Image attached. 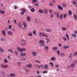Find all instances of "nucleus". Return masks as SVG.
Wrapping results in <instances>:
<instances>
[{
  "label": "nucleus",
  "mask_w": 77,
  "mask_h": 77,
  "mask_svg": "<svg viewBox=\"0 0 77 77\" xmlns=\"http://www.w3.org/2000/svg\"><path fill=\"white\" fill-rule=\"evenodd\" d=\"M17 50H18L20 52H23V51H26V48H23L22 49H21L19 47L17 48Z\"/></svg>",
  "instance_id": "1"
},
{
  "label": "nucleus",
  "mask_w": 77,
  "mask_h": 77,
  "mask_svg": "<svg viewBox=\"0 0 77 77\" xmlns=\"http://www.w3.org/2000/svg\"><path fill=\"white\" fill-rule=\"evenodd\" d=\"M44 41L42 40H41L39 41V44H40V46H41L45 47V44H44Z\"/></svg>",
  "instance_id": "2"
},
{
  "label": "nucleus",
  "mask_w": 77,
  "mask_h": 77,
  "mask_svg": "<svg viewBox=\"0 0 77 77\" xmlns=\"http://www.w3.org/2000/svg\"><path fill=\"white\" fill-rule=\"evenodd\" d=\"M40 36H44L46 38H48V35H45V33L44 32H40L39 34Z\"/></svg>",
  "instance_id": "3"
},
{
  "label": "nucleus",
  "mask_w": 77,
  "mask_h": 77,
  "mask_svg": "<svg viewBox=\"0 0 77 77\" xmlns=\"http://www.w3.org/2000/svg\"><path fill=\"white\" fill-rule=\"evenodd\" d=\"M21 11H21L20 13V14H21V15H24V13L26 12V9L23 8H21Z\"/></svg>",
  "instance_id": "4"
},
{
  "label": "nucleus",
  "mask_w": 77,
  "mask_h": 77,
  "mask_svg": "<svg viewBox=\"0 0 77 77\" xmlns=\"http://www.w3.org/2000/svg\"><path fill=\"white\" fill-rule=\"evenodd\" d=\"M1 67L2 68H6L8 67V65H6L5 66H4V65L3 64H1Z\"/></svg>",
  "instance_id": "5"
},
{
  "label": "nucleus",
  "mask_w": 77,
  "mask_h": 77,
  "mask_svg": "<svg viewBox=\"0 0 77 77\" xmlns=\"http://www.w3.org/2000/svg\"><path fill=\"white\" fill-rule=\"evenodd\" d=\"M32 55L34 57H35L37 55V52L36 51H32Z\"/></svg>",
  "instance_id": "6"
},
{
  "label": "nucleus",
  "mask_w": 77,
  "mask_h": 77,
  "mask_svg": "<svg viewBox=\"0 0 77 77\" xmlns=\"http://www.w3.org/2000/svg\"><path fill=\"white\" fill-rule=\"evenodd\" d=\"M7 34L8 35H10V36H12L13 35V33L11 31H8Z\"/></svg>",
  "instance_id": "7"
},
{
  "label": "nucleus",
  "mask_w": 77,
  "mask_h": 77,
  "mask_svg": "<svg viewBox=\"0 0 77 77\" xmlns=\"http://www.w3.org/2000/svg\"><path fill=\"white\" fill-rule=\"evenodd\" d=\"M26 55V54L24 53H22L20 54V57H24Z\"/></svg>",
  "instance_id": "8"
},
{
  "label": "nucleus",
  "mask_w": 77,
  "mask_h": 77,
  "mask_svg": "<svg viewBox=\"0 0 77 77\" xmlns=\"http://www.w3.org/2000/svg\"><path fill=\"white\" fill-rule=\"evenodd\" d=\"M58 8L60 11H62L63 10V7H62L60 6V5L57 6Z\"/></svg>",
  "instance_id": "9"
},
{
  "label": "nucleus",
  "mask_w": 77,
  "mask_h": 77,
  "mask_svg": "<svg viewBox=\"0 0 77 77\" xmlns=\"http://www.w3.org/2000/svg\"><path fill=\"white\" fill-rule=\"evenodd\" d=\"M17 26L20 29H21L22 28V25L21 23H18Z\"/></svg>",
  "instance_id": "10"
},
{
  "label": "nucleus",
  "mask_w": 77,
  "mask_h": 77,
  "mask_svg": "<svg viewBox=\"0 0 77 77\" xmlns=\"http://www.w3.org/2000/svg\"><path fill=\"white\" fill-rule=\"evenodd\" d=\"M26 66L28 68H32V64L29 63L26 65Z\"/></svg>",
  "instance_id": "11"
},
{
  "label": "nucleus",
  "mask_w": 77,
  "mask_h": 77,
  "mask_svg": "<svg viewBox=\"0 0 77 77\" xmlns=\"http://www.w3.org/2000/svg\"><path fill=\"white\" fill-rule=\"evenodd\" d=\"M70 67L72 68H74V67H75V64L74 63H72L70 65Z\"/></svg>",
  "instance_id": "12"
},
{
  "label": "nucleus",
  "mask_w": 77,
  "mask_h": 77,
  "mask_svg": "<svg viewBox=\"0 0 77 77\" xmlns=\"http://www.w3.org/2000/svg\"><path fill=\"white\" fill-rule=\"evenodd\" d=\"M48 69V66L47 64H45V69Z\"/></svg>",
  "instance_id": "13"
},
{
  "label": "nucleus",
  "mask_w": 77,
  "mask_h": 77,
  "mask_svg": "<svg viewBox=\"0 0 77 77\" xmlns=\"http://www.w3.org/2000/svg\"><path fill=\"white\" fill-rule=\"evenodd\" d=\"M62 30L65 31L66 30H67V29H66V28L63 27L61 28Z\"/></svg>",
  "instance_id": "14"
},
{
  "label": "nucleus",
  "mask_w": 77,
  "mask_h": 77,
  "mask_svg": "<svg viewBox=\"0 0 77 77\" xmlns=\"http://www.w3.org/2000/svg\"><path fill=\"white\" fill-rule=\"evenodd\" d=\"M69 46H65L63 47V49H66L67 48H69Z\"/></svg>",
  "instance_id": "15"
},
{
  "label": "nucleus",
  "mask_w": 77,
  "mask_h": 77,
  "mask_svg": "<svg viewBox=\"0 0 77 77\" xmlns=\"http://www.w3.org/2000/svg\"><path fill=\"white\" fill-rule=\"evenodd\" d=\"M2 33L5 36H6V33H5V31L3 30L2 32Z\"/></svg>",
  "instance_id": "16"
},
{
  "label": "nucleus",
  "mask_w": 77,
  "mask_h": 77,
  "mask_svg": "<svg viewBox=\"0 0 77 77\" xmlns=\"http://www.w3.org/2000/svg\"><path fill=\"white\" fill-rule=\"evenodd\" d=\"M23 25L25 28H26V27H27V25H26V23L23 22Z\"/></svg>",
  "instance_id": "17"
},
{
  "label": "nucleus",
  "mask_w": 77,
  "mask_h": 77,
  "mask_svg": "<svg viewBox=\"0 0 77 77\" xmlns=\"http://www.w3.org/2000/svg\"><path fill=\"white\" fill-rule=\"evenodd\" d=\"M20 42L21 43H23V42H24V43H26V41L23 39H22L20 41Z\"/></svg>",
  "instance_id": "18"
},
{
  "label": "nucleus",
  "mask_w": 77,
  "mask_h": 77,
  "mask_svg": "<svg viewBox=\"0 0 77 77\" xmlns=\"http://www.w3.org/2000/svg\"><path fill=\"white\" fill-rule=\"evenodd\" d=\"M44 12L45 14H47V13H48V12L47 11V9H45L44 10Z\"/></svg>",
  "instance_id": "19"
},
{
  "label": "nucleus",
  "mask_w": 77,
  "mask_h": 77,
  "mask_svg": "<svg viewBox=\"0 0 77 77\" xmlns=\"http://www.w3.org/2000/svg\"><path fill=\"white\" fill-rule=\"evenodd\" d=\"M55 59V57H53L51 58V61H54Z\"/></svg>",
  "instance_id": "20"
},
{
  "label": "nucleus",
  "mask_w": 77,
  "mask_h": 77,
  "mask_svg": "<svg viewBox=\"0 0 77 77\" xmlns=\"http://www.w3.org/2000/svg\"><path fill=\"white\" fill-rule=\"evenodd\" d=\"M58 49V48L57 47H53V50H56Z\"/></svg>",
  "instance_id": "21"
},
{
  "label": "nucleus",
  "mask_w": 77,
  "mask_h": 77,
  "mask_svg": "<svg viewBox=\"0 0 77 77\" xmlns=\"http://www.w3.org/2000/svg\"><path fill=\"white\" fill-rule=\"evenodd\" d=\"M15 74L14 73H11L10 74V76L11 77H15Z\"/></svg>",
  "instance_id": "22"
},
{
  "label": "nucleus",
  "mask_w": 77,
  "mask_h": 77,
  "mask_svg": "<svg viewBox=\"0 0 77 77\" xmlns=\"http://www.w3.org/2000/svg\"><path fill=\"white\" fill-rule=\"evenodd\" d=\"M71 35L73 37V38H76L77 37V35L75 34H72Z\"/></svg>",
  "instance_id": "23"
},
{
  "label": "nucleus",
  "mask_w": 77,
  "mask_h": 77,
  "mask_svg": "<svg viewBox=\"0 0 77 77\" xmlns=\"http://www.w3.org/2000/svg\"><path fill=\"white\" fill-rule=\"evenodd\" d=\"M50 65H51V67H54V64L53 63H49Z\"/></svg>",
  "instance_id": "24"
},
{
  "label": "nucleus",
  "mask_w": 77,
  "mask_h": 77,
  "mask_svg": "<svg viewBox=\"0 0 77 77\" xmlns=\"http://www.w3.org/2000/svg\"><path fill=\"white\" fill-rule=\"evenodd\" d=\"M27 20L28 21H30V17L29 16H28L27 17Z\"/></svg>",
  "instance_id": "25"
},
{
  "label": "nucleus",
  "mask_w": 77,
  "mask_h": 77,
  "mask_svg": "<svg viewBox=\"0 0 77 77\" xmlns=\"http://www.w3.org/2000/svg\"><path fill=\"white\" fill-rule=\"evenodd\" d=\"M66 36L67 38V40H69V35L67 34H66Z\"/></svg>",
  "instance_id": "26"
},
{
  "label": "nucleus",
  "mask_w": 77,
  "mask_h": 77,
  "mask_svg": "<svg viewBox=\"0 0 77 77\" xmlns=\"http://www.w3.org/2000/svg\"><path fill=\"white\" fill-rule=\"evenodd\" d=\"M46 32H51L52 31L51 29H46Z\"/></svg>",
  "instance_id": "27"
},
{
  "label": "nucleus",
  "mask_w": 77,
  "mask_h": 77,
  "mask_svg": "<svg viewBox=\"0 0 77 77\" xmlns=\"http://www.w3.org/2000/svg\"><path fill=\"white\" fill-rule=\"evenodd\" d=\"M4 50L2 49L1 48H0V52H2V53H3V51H4Z\"/></svg>",
  "instance_id": "28"
},
{
  "label": "nucleus",
  "mask_w": 77,
  "mask_h": 77,
  "mask_svg": "<svg viewBox=\"0 0 77 77\" xmlns=\"http://www.w3.org/2000/svg\"><path fill=\"white\" fill-rule=\"evenodd\" d=\"M63 15L61 14L60 16V19H62L63 18Z\"/></svg>",
  "instance_id": "29"
},
{
  "label": "nucleus",
  "mask_w": 77,
  "mask_h": 77,
  "mask_svg": "<svg viewBox=\"0 0 77 77\" xmlns=\"http://www.w3.org/2000/svg\"><path fill=\"white\" fill-rule=\"evenodd\" d=\"M36 31L35 30H34L32 31V33H33V34H34V35H36Z\"/></svg>",
  "instance_id": "30"
},
{
  "label": "nucleus",
  "mask_w": 77,
  "mask_h": 77,
  "mask_svg": "<svg viewBox=\"0 0 77 77\" xmlns=\"http://www.w3.org/2000/svg\"><path fill=\"white\" fill-rule=\"evenodd\" d=\"M44 49L47 50L49 49V47L48 46H46L44 47Z\"/></svg>",
  "instance_id": "31"
},
{
  "label": "nucleus",
  "mask_w": 77,
  "mask_h": 77,
  "mask_svg": "<svg viewBox=\"0 0 77 77\" xmlns=\"http://www.w3.org/2000/svg\"><path fill=\"white\" fill-rule=\"evenodd\" d=\"M55 15H57V18H59V13L55 12Z\"/></svg>",
  "instance_id": "32"
},
{
  "label": "nucleus",
  "mask_w": 77,
  "mask_h": 77,
  "mask_svg": "<svg viewBox=\"0 0 77 77\" xmlns=\"http://www.w3.org/2000/svg\"><path fill=\"white\" fill-rule=\"evenodd\" d=\"M72 3L73 5H76V3H77L76 2H75L74 1H73L72 2Z\"/></svg>",
  "instance_id": "33"
},
{
  "label": "nucleus",
  "mask_w": 77,
  "mask_h": 77,
  "mask_svg": "<svg viewBox=\"0 0 77 77\" xmlns=\"http://www.w3.org/2000/svg\"><path fill=\"white\" fill-rule=\"evenodd\" d=\"M5 11L3 10L1 11L0 13L1 14H5Z\"/></svg>",
  "instance_id": "34"
},
{
  "label": "nucleus",
  "mask_w": 77,
  "mask_h": 77,
  "mask_svg": "<svg viewBox=\"0 0 77 77\" xmlns=\"http://www.w3.org/2000/svg\"><path fill=\"white\" fill-rule=\"evenodd\" d=\"M57 53L58 55H60V51H59V50H57Z\"/></svg>",
  "instance_id": "35"
},
{
  "label": "nucleus",
  "mask_w": 77,
  "mask_h": 77,
  "mask_svg": "<svg viewBox=\"0 0 77 77\" xmlns=\"http://www.w3.org/2000/svg\"><path fill=\"white\" fill-rule=\"evenodd\" d=\"M28 35L29 36H33V34H32V33H30L28 34Z\"/></svg>",
  "instance_id": "36"
},
{
  "label": "nucleus",
  "mask_w": 77,
  "mask_h": 77,
  "mask_svg": "<svg viewBox=\"0 0 77 77\" xmlns=\"http://www.w3.org/2000/svg\"><path fill=\"white\" fill-rule=\"evenodd\" d=\"M35 61V62H37V63H41V62H40V61H39V60H36Z\"/></svg>",
  "instance_id": "37"
},
{
  "label": "nucleus",
  "mask_w": 77,
  "mask_h": 77,
  "mask_svg": "<svg viewBox=\"0 0 77 77\" xmlns=\"http://www.w3.org/2000/svg\"><path fill=\"white\" fill-rule=\"evenodd\" d=\"M38 12L39 13H41V14L43 13V11L42 10H39Z\"/></svg>",
  "instance_id": "38"
},
{
  "label": "nucleus",
  "mask_w": 77,
  "mask_h": 77,
  "mask_svg": "<svg viewBox=\"0 0 77 77\" xmlns=\"http://www.w3.org/2000/svg\"><path fill=\"white\" fill-rule=\"evenodd\" d=\"M62 6H63V7L64 8H66V7L67 6L66 5V4H63Z\"/></svg>",
  "instance_id": "39"
},
{
  "label": "nucleus",
  "mask_w": 77,
  "mask_h": 77,
  "mask_svg": "<svg viewBox=\"0 0 77 77\" xmlns=\"http://www.w3.org/2000/svg\"><path fill=\"white\" fill-rule=\"evenodd\" d=\"M1 41L4 42L5 41V39L3 38H1Z\"/></svg>",
  "instance_id": "40"
},
{
  "label": "nucleus",
  "mask_w": 77,
  "mask_h": 77,
  "mask_svg": "<svg viewBox=\"0 0 77 77\" xmlns=\"http://www.w3.org/2000/svg\"><path fill=\"white\" fill-rule=\"evenodd\" d=\"M68 13L69 15H72V12L71 11H69Z\"/></svg>",
  "instance_id": "41"
},
{
  "label": "nucleus",
  "mask_w": 77,
  "mask_h": 77,
  "mask_svg": "<svg viewBox=\"0 0 77 77\" xmlns=\"http://www.w3.org/2000/svg\"><path fill=\"white\" fill-rule=\"evenodd\" d=\"M9 51H10L11 52V53H13V51H12V49H8Z\"/></svg>",
  "instance_id": "42"
},
{
  "label": "nucleus",
  "mask_w": 77,
  "mask_h": 77,
  "mask_svg": "<svg viewBox=\"0 0 77 77\" xmlns=\"http://www.w3.org/2000/svg\"><path fill=\"white\" fill-rule=\"evenodd\" d=\"M69 58H72V56L71 54H69Z\"/></svg>",
  "instance_id": "43"
},
{
  "label": "nucleus",
  "mask_w": 77,
  "mask_h": 77,
  "mask_svg": "<svg viewBox=\"0 0 77 77\" xmlns=\"http://www.w3.org/2000/svg\"><path fill=\"white\" fill-rule=\"evenodd\" d=\"M63 39L64 40V41H67V39H66V38L65 37H63Z\"/></svg>",
  "instance_id": "44"
},
{
  "label": "nucleus",
  "mask_w": 77,
  "mask_h": 77,
  "mask_svg": "<svg viewBox=\"0 0 77 77\" xmlns=\"http://www.w3.org/2000/svg\"><path fill=\"white\" fill-rule=\"evenodd\" d=\"M46 41L47 44H48V42L50 41V40L48 38H47L46 39Z\"/></svg>",
  "instance_id": "45"
},
{
  "label": "nucleus",
  "mask_w": 77,
  "mask_h": 77,
  "mask_svg": "<svg viewBox=\"0 0 77 77\" xmlns=\"http://www.w3.org/2000/svg\"><path fill=\"white\" fill-rule=\"evenodd\" d=\"M60 55L61 56H64V55H65V53H64L62 52L61 53Z\"/></svg>",
  "instance_id": "46"
},
{
  "label": "nucleus",
  "mask_w": 77,
  "mask_h": 77,
  "mask_svg": "<svg viewBox=\"0 0 77 77\" xmlns=\"http://www.w3.org/2000/svg\"><path fill=\"white\" fill-rule=\"evenodd\" d=\"M31 11L32 12H35V9L33 8H32L31 9Z\"/></svg>",
  "instance_id": "47"
},
{
  "label": "nucleus",
  "mask_w": 77,
  "mask_h": 77,
  "mask_svg": "<svg viewBox=\"0 0 77 77\" xmlns=\"http://www.w3.org/2000/svg\"><path fill=\"white\" fill-rule=\"evenodd\" d=\"M67 16V14H64V18H66V17Z\"/></svg>",
  "instance_id": "48"
},
{
  "label": "nucleus",
  "mask_w": 77,
  "mask_h": 77,
  "mask_svg": "<svg viewBox=\"0 0 77 77\" xmlns=\"http://www.w3.org/2000/svg\"><path fill=\"white\" fill-rule=\"evenodd\" d=\"M14 53L16 55V56H18V52H17V51H15L14 52Z\"/></svg>",
  "instance_id": "49"
},
{
  "label": "nucleus",
  "mask_w": 77,
  "mask_h": 77,
  "mask_svg": "<svg viewBox=\"0 0 77 77\" xmlns=\"http://www.w3.org/2000/svg\"><path fill=\"white\" fill-rule=\"evenodd\" d=\"M74 17L75 18V20H77V15H76V14H75L74 15Z\"/></svg>",
  "instance_id": "50"
},
{
  "label": "nucleus",
  "mask_w": 77,
  "mask_h": 77,
  "mask_svg": "<svg viewBox=\"0 0 77 77\" xmlns=\"http://www.w3.org/2000/svg\"><path fill=\"white\" fill-rule=\"evenodd\" d=\"M48 72V71H45L43 72V74H45L46 73H47Z\"/></svg>",
  "instance_id": "51"
},
{
  "label": "nucleus",
  "mask_w": 77,
  "mask_h": 77,
  "mask_svg": "<svg viewBox=\"0 0 77 77\" xmlns=\"http://www.w3.org/2000/svg\"><path fill=\"white\" fill-rule=\"evenodd\" d=\"M23 61H26V60H27V59L24 57H23Z\"/></svg>",
  "instance_id": "52"
},
{
  "label": "nucleus",
  "mask_w": 77,
  "mask_h": 77,
  "mask_svg": "<svg viewBox=\"0 0 77 77\" xmlns=\"http://www.w3.org/2000/svg\"><path fill=\"white\" fill-rule=\"evenodd\" d=\"M77 55V52H75L74 54H73V55L74 56H76Z\"/></svg>",
  "instance_id": "53"
},
{
  "label": "nucleus",
  "mask_w": 77,
  "mask_h": 77,
  "mask_svg": "<svg viewBox=\"0 0 77 77\" xmlns=\"http://www.w3.org/2000/svg\"><path fill=\"white\" fill-rule=\"evenodd\" d=\"M8 28L9 29H12V25H9L8 26Z\"/></svg>",
  "instance_id": "54"
},
{
  "label": "nucleus",
  "mask_w": 77,
  "mask_h": 77,
  "mask_svg": "<svg viewBox=\"0 0 77 77\" xmlns=\"http://www.w3.org/2000/svg\"><path fill=\"white\" fill-rule=\"evenodd\" d=\"M4 62L5 63H7L8 62V60L6 59H5L4 60Z\"/></svg>",
  "instance_id": "55"
},
{
  "label": "nucleus",
  "mask_w": 77,
  "mask_h": 77,
  "mask_svg": "<svg viewBox=\"0 0 77 77\" xmlns=\"http://www.w3.org/2000/svg\"><path fill=\"white\" fill-rule=\"evenodd\" d=\"M49 5L51 6H54V5H53V4L51 3L49 4Z\"/></svg>",
  "instance_id": "56"
},
{
  "label": "nucleus",
  "mask_w": 77,
  "mask_h": 77,
  "mask_svg": "<svg viewBox=\"0 0 77 77\" xmlns=\"http://www.w3.org/2000/svg\"><path fill=\"white\" fill-rule=\"evenodd\" d=\"M35 6H39V4L38 3H35Z\"/></svg>",
  "instance_id": "57"
},
{
  "label": "nucleus",
  "mask_w": 77,
  "mask_h": 77,
  "mask_svg": "<svg viewBox=\"0 0 77 77\" xmlns=\"http://www.w3.org/2000/svg\"><path fill=\"white\" fill-rule=\"evenodd\" d=\"M29 71V69H26V70H25V72H26V73H28Z\"/></svg>",
  "instance_id": "58"
},
{
  "label": "nucleus",
  "mask_w": 77,
  "mask_h": 77,
  "mask_svg": "<svg viewBox=\"0 0 77 77\" xmlns=\"http://www.w3.org/2000/svg\"><path fill=\"white\" fill-rule=\"evenodd\" d=\"M44 65L43 64H41L40 65V68H44Z\"/></svg>",
  "instance_id": "59"
},
{
  "label": "nucleus",
  "mask_w": 77,
  "mask_h": 77,
  "mask_svg": "<svg viewBox=\"0 0 77 77\" xmlns=\"http://www.w3.org/2000/svg\"><path fill=\"white\" fill-rule=\"evenodd\" d=\"M59 66H60L59 65H55L56 68H58V67H59Z\"/></svg>",
  "instance_id": "60"
},
{
  "label": "nucleus",
  "mask_w": 77,
  "mask_h": 77,
  "mask_svg": "<svg viewBox=\"0 0 77 77\" xmlns=\"http://www.w3.org/2000/svg\"><path fill=\"white\" fill-rule=\"evenodd\" d=\"M53 16H54L53 14H51L50 17L51 18H53Z\"/></svg>",
  "instance_id": "61"
},
{
  "label": "nucleus",
  "mask_w": 77,
  "mask_h": 77,
  "mask_svg": "<svg viewBox=\"0 0 77 77\" xmlns=\"http://www.w3.org/2000/svg\"><path fill=\"white\" fill-rule=\"evenodd\" d=\"M14 22L15 24H17V21L15 19L14 20Z\"/></svg>",
  "instance_id": "62"
},
{
  "label": "nucleus",
  "mask_w": 77,
  "mask_h": 77,
  "mask_svg": "<svg viewBox=\"0 0 77 77\" xmlns=\"http://www.w3.org/2000/svg\"><path fill=\"white\" fill-rule=\"evenodd\" d=\"M70 66H71L70 65H68L66 67L67 69H68L69 68Z\"/></svg>",
  "instance_id": "63"
},
{
  "label": "nucleus",
  "mask_w": 77,
  "mask_h": 77,
  "mask_svg": "<svg viewBox=\"0 0 77 77\" xmlns=\"http://www.w3.org/2000/svg\"><path fill=\"white\" fill-rule=\"evenodd\" d=\"M35 2H37V0H33L32 1V2L34 3Z\"/></svg>",
  "instance_id": "64"
}]
</instances>
